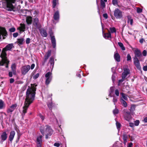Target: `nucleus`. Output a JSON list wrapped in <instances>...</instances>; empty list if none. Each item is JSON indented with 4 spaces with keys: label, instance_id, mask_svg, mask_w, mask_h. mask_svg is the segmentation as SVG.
<instances>
[{
    "label": "nucleus",
    "instance_id": "53",
    "mask_svg": "<svg viewBox=\"0 0 147 147\" xmlns=\"http://www.w3.org/2000/svg\"><path fill=\"white\" fill-rule=\"evenodd\" d=\"M129 126L131 127H134V123H129Z\"/></svg>",
    "mask_w": 147,
    "mask_h": 147
},
{
    "label": "nucleus",
    "instance_id": "9",
    "mask_svg": "<svg viewBox=\"0 0 147 147\" xmlns=\"http://www.w3.org/2000/svg\"><path fill=\"white\" fill-rule=\"evenodd\" d=\"M30 66L29 65L22 66L21 69V73L22 75H25L30 70Z\"/></svg>",
    "mask_w": 147,
    "mask_h": 147
},
{
    "label": "nucleus",
    "instance_id": "10",
    "mask_svg": "<svg viewBox=\"0 0 147 147\" xmlns=\"http://www.w3.org/2000/svg\"><path fill=\"white\" fill-rule=\"evenodd\" d=\"M7 34V32L4 28L0 27V40L1 39V36L3 37V39L5 38Z\"/></svg>",
    "mask_w": 147,
    "mask_h": 147
},
{
    "label": "nucleus",
    "instance_id": "20",
    "mask_svg": "<svg viewBox=\"0 0 147 147\" xmlns=\"http://www.w3.org/2000/svg\"><path fill=\"white\" fill-rule=\"evenodd\" d=\"M7 138V134L6 132H3L1 134V138L2 141L5 140Z\"/></svg>",
    "mask_w": 147,
    "mask_h": 147
},
{
    "label": "nucleus",
    "instance_id": "31",
    "mask_svg": "<svg viewBox=\"0 0 147 147\" xmlns=\"http://www.w3.org/2000/svg\"><path fill=\"white\" fill-rule=\"evenodd\" d=\"M16 66V65L15 63L11 65V69L13 73H15Z\"/></svg>",
    "mask_w": 147,
    "mask_h": 147
},
{
    "label": "nucleus",
    "instance_id": "45",
    "mask_svg": "<svg viewBox=\"0 0 147 147\" xmlns=\"http://www.w3.org/2000/svg\"><path fill=\"white\" fill-rule=\"evenodd\" d=\"M142 54L144 56H146L147 55V51L146 50H144L142 53Z\"/></svg>",
    "mask_w": 147,
    "mask_h": 147
},
{
    "label": "nucleus",
    "instance_id": "29",
    "mask_svg": "<svg viewBox=\"0 0 147 147\" xmlns=\"http://www.w3.org/2000/svg\"><path fill=\"white\" fill-rule=\"evenodd\" d=\"M53 3V7L55 8L56 5L59 4L58 0H53L52 1Z\"/></svg>",
    "mask_w": 147,
    "mask_h": 147
},
{
    "label": "nucleus",
    "instance_id": "58",
    "mask_svg": "<svg viewBox=\"0 0 147 147\" xmlns=\"http://www.w3.org/2000/svg\"><path fill=\"white\" fill-rule=\"evenodd\" d=\"M143 70L144 71H147V65L144 66L143 67Z\"/></svg>",
    "mask_w": 147,
    "mask_h": 147
},
{
    "label": "nucleus",
    "instance_id": "17",
    "mask_svg": "<svg viewBox=\"0 0 147 147\" xmlns=\"http://www.w3.org/2000/svg\"><path fill=\"white\" fill-rule=\"evenodd\" d=\"M134 53L135 54L134 58L140 57L142 55V53L140 50L137 49L135 50Z\"/></svg>",
    "mask_w": 147,
    "mask_h": 147
},
{
    "label": "nucleus",
    "instance_id": "35",
    "mask_svg": "<svg viewBox=\"0 0 147 147\" xmlns=\"http://www.w3.org/2000/svg\"><path fill=\"white\" fill-rule=\"evenodd\" d=\"M121 95L122 98L125 100H127V96L125 94L123 93H121Z\"/></svg>",
    "mask_w": 147,
    "mask_h": 147
},
{
    "label": "nucleus",
    "instance_id": "21",
    "mask_svg": "<svg viewBox=\"0 0 147 147\" xmlns=\"http://www.w3.org/2000/svg\"><path fill=\"white\" fill-rule=\"evenodd\" d=\"M25 26L24 24H20V26L18 27L17 29L19 30L21 32H24L25 31Z\"/></svg>",
    "mask_w": 147,
    "mask_h": 147
},
{
    "label": "nucleus",
    "instance_id": "59",
    "mask_svg": "<svg viewBox=\"0 0 147 147\" xmlns=\"http://www.w3.org/2000/svg\"><path fill=\"white\" fill-rule=\"evenodd\" d=\"M35 65L33 63L31 65V67H30V68L31 69H33Z\"/></svg>",
    "mask_w": 147,
    "mask_h": 147
},
{
    "label": "nucleus",
    "instance_id": "44",
    "mask_svg": "<svg viewBox=\"0 0 147 147\" xmlns=\"http://www.w3.org/2000/svg\"><path fill=\"white\" fill-rule=\"evenodd\" d=\"M137 11L138 13H141L142 11V9L139 7H138L137 8Z\"/></svg>",
    "mask_w": 147,
    "mask_h": 147
},
{
    "label": "nucleus",
    "instance_id": "43",
    "mask_svg": "<svg viewBox=\"0 0 147 147\" xmlns=\"http://www.w3.org/2000/svg\"><path fill=\"white\" fill-rule=\"evenodd\" d=\"M112 3L115 5L117 4V0H113Z\"/></svg>",
    "mask_w": 147,
    "mask_h": 147
},
{
    "label": "nucleus",
    "instance_id": "49",
    "mask_svg": "<svg viewBox=\"0 0 147 147\" xmlns=\"http://www.w3.org/2000/svg\"><path fill=\"white\" fill-rule=\"evenodd\" d=\"M115 93L117 96H119V92L118 90L116 89L115 90Z\"/></svg>",
    "mask_w": 147,
    "mask_h": 147
},
{
    "label": "nucleus",
    "instance_id": "26",
    "mask_svg": "<svg viewBox=\"0 0 147 147\" xmlns=\"http://www.w3.org/2000/svg\"><path fill=\"white\" fill-rule=\"evenodd\" d=\"M127 22L129 23L131 25H132L133 23V20L131 16H127Z\"/></svg>",
    "mask_w": 147,
    "mask_h": 147
},
{
    "label": "nucleus",
    "instance_id": "27",
    "mask_svg": "<svg viewBox=\"0 0 147 147\" xmlns=\"http://www.w3.org/2000/svg\"><path fill=\"white\" fill-rule=\"evenodd\" d=\"M17 42L19 45H22L24 42V39L22 38L18 39Z\"/></svg>",
    "mask_w": 147,
    "mask_h": 147
},
{
    "label": "nucleus",
    "instance_id": "55",
    "mask_svg": "<svg viewBox=\"0 0 147 147\" xmlns=\"http://www.w3.org/2000/svg\"><path fill=\"white\" fill-rule=\"evenodd\" d=\"M144 41H145V40L143 38H142L140 39L139 40L140 43L141 44L143 43V42Z\"/></svg>",
    "mask_w": 147,
    "mask_h": 147
},
{
    "label": "nucleus",
    "instance_id": "8",
    "mask_svg": "<svg viewBox=\"0 0 147 147\" xmlns=\"http://www.w3.org/2000/svg\"><path fill=\"white\" fill-rule=\"evenodd\" d=\"M115 17L117 19H120L122 17V12L119 9L117 8L115 9L114 13Z\"/></svg>",
    "mask_w": 147,
    "mask_h": 147
},
{
    "label": "nucleus",
    "instance_id": "11",
    "mask_svg": "<svg viewBox=\"0 0 147 147\" xmlns=\"http://www.w3.org/2000/svg\"><path fill=\"white\" fill-rule=\"evenodd\" d=\"M33 24L35 27L38 29H40L41 27V25L39 22V20L36 17L34 18Z\"/></svg>",
    "mask_w": 147,
    "mask_h": 147
},
{
    "label": "nucleus",
    "instance_id": "34",
    "mask_svg": "<svg viewBox=\"0 0 147 147\" xmlns=\"http://www.w3.org/2000/svg\"><path fill=\"white\" fill-rule=\"evenodd\" d=\"M110 33H115V34H116V30L115 28L114 27H111L110 28Z\"/></svg>",
    "mask_w": 147,
    "mask_h": 147
},
{
    "label": "nucleus",
    "instance_id": "6",
    "mask_svg": "<svg viewBox=\"0 0 147 147\" xmlns=\"http://www.w3.org/2000/svg\"><path fill=\"white\" fill-rule=\"evenodd\" d=\"M124 71L122 75V79L121 80H119V81L118 85H120V82H123L126 76L129 74V69L127 68H124Z\"/></svg>",
    "mask_w": 147,
    "mask_h": 147
},
{
    "label": "nucleus",
    "instance_id": "14",
    "mask_svg": "<svg viewBox=\"0 0 147 147\" xmlns=\"http://www.w3.org/2000/svg\"><path fill=\"white\" fill-rule=\"evenodd\" d=\"M124 117L125 119L128 121H129L131 118L130 115V113L128 111H125L124 113Z\"/></svg>",
    "mask_w": 147,
    "mask_h": 147
},
{
    "label": "nucleus",
    "instance_id": "1",
    "mask_svg": "<svg viewBox=\"0 0 147 147\" xmlns=\"http://www.w3.org/2000/svg\"><path fill=\"white\" fill-rule=\"evenodd\" d=\"M37 85L31 84L30 87H29L27 90L25 100L24 106L23 107V112L25 114L27 112V109L30 105L32 103L34 100L36 90V86Z\"/></svg>",
    "mask_w": 147,
    "mask_h": 147
},
{
    "label": "nucleus",
    "instance_id": "19",
    "mask_svg": "<svg viewBox=\"0 0 147 147\" xmlns=\"http://www.w3.org/2000/svg\"><path fill=\"white\" fill-rule=\"evenodd\" d=\"M15 134V132L14 131H11L10 133V135L9 137V140L11 141L12 142L13 140V139L14 136Z\"/></svg>",
    "mask_w": 147,
    "mask_h": 147
},
{
    "label": "nucleus",
    "instance_id": "40",
    "mask_svg": "<svg viewBox=\"0 0 147 147\" xmlns=\"http://www.w3.org/2000/svg\"><path fill=\"white\" fill-rule=\"evenodd\" d=\"M119 110L116 108L113 111V113L114 115L117 114L119 113Z\"/></svg>",
    "mask_w": 147,
    "mask_h": 147
},
{
    "label": "nucleus",
    "instance_id": "57",
    "mask_svg": "<svg viewBox=\"0 0 147 147\" xmlns=\"http://www.w3.org/2000/svg\"><path fill=\"white\" fill-rule=\"evenodd\" d=\"M115 76L114 75V74H113L112 75V81L113 82H114V81L115 80Z\"/></svg>",
    "mask_w": 147,
    "mask_h": 147
},
{
    "label": "nucleus",
    "instance_id": "60",
    "mask_svg": "<svg viewBox=\"0 0 147 147\" xmlns=\"http://www.w3.org/2000/svg\"><path fill=\"white\" fill-rule=\"evenodd\" d=\"M133 143L132 142H130L128 144V145L127 147H132Z\"/></svg>",
    "mask_w": 147,
    "mask_h": 147
},
{
    "label": "nucleus",
    "instance_id": "23",
    "mask_svg": "<svg viewBox=\"0 0 147 147\" xmlns=\"http://www.w3.org/2000/svg\"><path fill=\"white\" fill-rule=\"evenodd\" d=\"M40 33L41 35L43 37H47V33L46 30L43 29H40Z\"/></svg>",
    "mask_w": 147,
    "mask_h": 147
},
{
    "label": "nucleus",
    "instance_id": "50",
    "mask_svg": "<svg viewBox=\"0 0 147 147\" xmlns=\"http://www.w3.org/2000/svg\"><path fill=\"white\" fill-rule=\"evenodd\" d=\"M117 99L116 98L114 97L113 99V102L114 103V105H115L116 102H117Z\"/></svg>",
    "mask_w": 147,
    "mask_h": 147
},
{
    "label": "nucleus",
    "instance_id": "7",
    "mask_svg": "<svg viewBox=\"0 0 147 147\" xmlns=\"http://www.w3.org/2000/svg\"><path fill=\"white\" fill-rule=\"evenodd\" d=\"M60 15L59 11L57 10L55 11L53 15V24H55L58 22L59 20Z\"/></svg>",
    "mask_w": 147,
    "mask_h": 147
},
{
    "label": "nucleus",
    "instance_id": "52",
    "mask_svg": "<svg viewBox=\"0 0 147 147\" xmlns=\"http://www.w3.org/2000/svg\"><path fill=\"white\" fill-rule=\"evenodd\" d=\"M48 107L50 108L51 109L52 108V103L51 102L50 103H48Z\"/></svg>",
    "mask_w": 147,
    "mask_h": 147
},
{
    "label": "nucleus",
    "instance_id": "39",
    "mask_svg": "<svg viewBox=\"0 0 147 147\" xmlns=\"http://www.w3.org/2000/svg\"><path fill=\"white\" fill-rule=\"evenodd\" d=\"M116 125L117 126V127L118 131H119L120 129V128L121 126V124L117 121H116Z\"/></svg>",
    "mask_w": 147,
    "mask_h": 147
},
{
    "label": "nucleus",
    "instance_id": "38",
    "mask_svg": "<svg viewBox=\"0 0 147 147\" xmlns=\"http://www.w3.org/2000/svg\"><path fill=\"white\" fill-rule=\"evenodd\" d=\"M121 102L122 104V105L125 107L127 106V104L126 102L122 98L121 99Z\"/></svg>",
    "mask_w": 147,
    "mask_h": 147
},
{
    "label": "nucleus",
    "instance_id": "47",
    "mask_svg": "<svg viewBox=\"0 0 147 147\" xmlns=\"http://www.w3.org/2000/svg\"><path fill=\"white\" fill-rule=\"evenodd\" d=\"M51 50H49L47 52L46 54L47 56L49 57L51 55Z\"/></svg>",
    "mask_w": 147,
    "mask_h": 147
},
{
    "label": "nucleus",
    "instance_id": "61",
    "mask_svg": "<svg viewBox=\"0 0 147 147\" xmlns=\"http://www.w3.org/2000/svg\"><path fill=\"white\" fill-rule=\"evenodd\" d=\"M103 17L106 19H107L108 18V16L107 13H105L103 15Z\"/></svg>",
    "mask_w": 147,
    "mask_h": 147
},
{
    "label": "nucleus",
    "instance_id": "30",
    "mask_svg": "<svg viewBox=\"0 0 147 147\" xmlns=\"http://www.w3.org/2000/svg\"><path fill=\"white\" fill-rule=\"evenodd\" d=\"M5 105L4 102L0 99V109H2L5 107Z\"/></svg>",
    "mask_w": 147,
    "mask_h": 147
},
{
    "label": "nucleus",
    "instance_id": "16",
    "mask_svg": "<svg viewBox=\"0 0 147 147\" xmlns=\"http://www.w3.org/2000/svg\"><path fill=\"white\" fill-rule=\"evenodd\" d=\"M17 104H14L12 105L7 110V112L8 113H11L17 107Z\"/></svg>",
    "mask_w": 147,
    "mask_h": 147
},
{
    "label": "nucleus",
    "instance_id": "63",
    "mask_svg": "<svg viewBox=\"0 0 147 147\" xmlns=\"http://www.w3.org/2000/svg\"><path fill=\"white\" fill-rule=\"evenodd\" d=\"M9 76L10 77H12V72L10 71L9 72Z\"/></svg>",
    "mask_w": 147,
    "mask_h": 147
},
{
    "label": "nucleus",
    "instance_id": "51",
    "mask_svg": "<svg viewBox=\"0 0 147 147\" xmlns=\"http://www.w3.org/2000/svg\"><path fill=\"white\" fill-rule=\"evenodd\" d=\"M54 145L57 147H59L60 146V144L58 143H55L54 144Z\"/></svg>",
    "mask_w": 147,
    "mask_h": 147
},
{
    "label": "nucleus",
    "instance_id": "46",
    "mask_svg": "<svg viewBox=\"0 0 147 147\" xmlns=\"http://www.w3.org/2000/svg\"><path fill=\"white\" fill-rule=\"evenodd\" d=\"M16 29L15 28L13 27L9 29V31L11 32H13L15 31Z\"/></svg>",
    "mask_w": 147,
    "mask_h": 147
},
{
    "label": "nucleus",
    "instance_id": "18",
    "mask_svg": "<svg viewBox=\"0 0 147 147\" xmlns=\"http://www.w3.org/2000/svg\"><path fill=\"white\" fill-rule=\"evenodd\" d=\"M108 33H104L103 31H102L103 36L105 39H108L109 38H111V34L110 31L108 30Z\"/></svg>",
    "mask_w": 147,
    "mask_h": 147
},
{
    "label": "nucleus",
    "instance_id": "3",
    "mask_svg": "<svg viewBox=\"0 0 147 147\" xmlns=\"http://www.w3.org/2000/svg\"><path fill=\"white\" fill-rule=\"evenodd\" d=\"M2 5L3 7L8 11H15L16 0H2Z\"/></svg>",
    "mask_w": 147,
    "mask_h": 147
},
{
    "label": "nucleus",
    "instance_id": "12",
    "mask_svg": "<svg viewBox=\"0 0 147 147\" xmlns=\"http://www.w3.org/2000/svg\"><path fill=\"white\" fill-rule=\"evenodd\" d=\"M134 63L138 69L139 70L141 69V67L140 62L137 58H134Z\"/></svg>",
    "mask_w": 147,
    "mask_h": 147
},
{
    "label": "nucleus",
    "instance_id": "15",
    "mask_svg": "<svg viewBox=\"0 0 147 147\" xmlns=\"http://www.w3.org/2000/svg\"><path fill=\"white\" fill-rule=\"evenodd\" d=\"M50 36L51 37V41L53 47L55 48L56 46V42L55 36L53 35L52 33L50 34Z\"/></svg>",
    "mask_w": 147,
    "mask_h": 147
},
{
    "label": "nucleus",
    "instance_id": "62",
    "mask_svg": "<svg viewBox=\"0 0 147 147\" xmlns=\"http://www.w3.org/2000/svg\"><path fill=\"white\" fill-rule=\"evenodd\" d=\"M14 82V80L13 79L11 78L10 79V83H12Z\"/></svg>",
    "mask_w": 147,
    "mask_h": 147
},
{
    "label": "nucleus",
    "instance_id": "33",
    "mask_svg": "<svg viewBox=\"0 0 147 147\" xmlns=\"http://www.w3.org/2000/svg\"><path fill=\"white\" fill-rule=\"evenodd\" d=\"M123 139L124 143L125 144L127 142V136L126 134H124L123 136Z\"/></svg>",
    "mask_w": 147,
    "mask_h": 147
},
{
    "label": "nucleus",
    "instance_id": "56",
    "mask_svg": "<svg viewBox=\"0 0 147 147\" xmlns=\"http://www.w3.org/2000/svg\"><path fill=\"white\" fill-rule=\"evenodd\" d=\"M30 39L29 38H27L26 40V44H28L30 43Z\"/></svg>",
    "mask_w": 147,
    "mask_h": 147
},
{
    "label": "nucleus",
    "instance_id": "25",
    "mask_svg": "<svg viewBox=\"0 0 147 147\" xmlns=\"http://www.w3.org/2000/svg\"><path fill=\"white\" fill-rule=\"evenodd\" d=\"M26 22L28 24H31L32 22V18L30 16H28L26 18Z\"/></svg>",
    "mask_w": 147,
    "mask_h": 147
},
{
    "label": "nucleus",
    "instance_id": "54",
    "mask_svg": "<svg viewBox=\"0 0 147 147\" xmlns=\"http://www.w3.org/2000/svg\"><path fill=\"white\" fill-rule=\"evenodd\" d=\"M18 35V33L17 32L14 33L13 34V37L16 38V37Z\"/></svg>",
    "mask_w": 147,
    "mask_h": 147
},
{
    "label": "nucleus",
    "instance_id": "41",
    "mask_svg": "<svg viewBox=\"0 0 147 147\" xmlns=\"http://www.w3.org/2000/svg\"><path fill=\"white\" fill-rule=\"evenodd\" d=\"M131 58L129 54H128L127 56V61H130L131 60Z\"/></svg>",
    "mask_w": 147,
    "mask_h": 147
},
{
    "label": "nucleus",
    "instance_id": "2",
    "mask_svg": "<svg viewBox=\"0 0 147 147\" xmlns=\"http://www.w3.org/2000/svg\"><path fill=\"white\" fill-rule=\"evenodd\" d=\"M13 46V44H9L3 49L0 56L2 58V60L0 61V66L5 65L6 67L7 68L8 67V64L9 61L7 59L6 57V53L5 51L10 50Z\"/></svg>",
    "mask_w": 147,
    "mask_h": 147
},
{
    "label": "nucleus",
    "instance_id": "48",
    "mask_svg": "<svg viewBox=\"0 0 147 147\" xmlns=\"http://www.w3.org/2000/svg\"><path fill=\"white\" fill-rule=\"evenodd\" d=\"M39 117L41 119L42 121H43L44 119V117L41 114H39L38 115Z\"/></svg>",
    "mask_w": 147,
    "mask_h": 147
},
{
    "label": "nucleus",
    "instance_id": "37",
    "mask_svg": "<svg viewBox=\"0 0 147 147\" xmlns=\"http://www.w3.org/2000/svg\"><path fill=\"white\" fill-rule=\"evenodd\" d=\"M40 74L39 73H38L35 74H33L32 75V77L34 79H36L39 76Z\"/></svg>",
    "mask_w": 147,
    "mask_h": 147
},
{
    "label": "nucleus",
    "instance_id": "24",
    "mask_svg": "<svg viewBox=\"0 0 147 147\" xmlns=\"http://www.w3.org/2000/svg\"><path fill=\"white\" fill-rule=\"evenodd\" d=\"M114 87L112 86L110 87L109 91V95L110 97H113L114 95Z\"/></svg>",
    "mask_w": 147,
    "mask_h": 147
},
{
    "label": "nucleus",
    "instance_id": "64",
    "mask_svg": "<svg viewBox=\"0 0 147 147\" xmlns=\"http://www.w3.org/2000/svg\"><path fill=\"white\" fill-rule=\"evenodd\" d=\"M49 57H48V56H47L46 55L45 56V59L46 61L49 58Z\"/></svg>",
    "mask_w": 147,
    "mask_h": 147
},
{
    "label": "nucleus",
    "instance_id": "42",
    "mask_svg": "<svg viewBox=\"0 0 147 147\" xmlns=\"http://www.w3.org/2000/svg\"><path fill=\"white\" fill-rule=\"evenodd\" d=\"M140 123V121L139 120H136L134 121V125L135 126H138Z\"/></svg>",
    "mask_w": 147,
    "mask_h": 147
},
{
    "label": "nucleus",
    "instance_id": "36",
    "mask_svg": "<svg viewBox=\"0 0 147 147\" xmlns=\"http://www.w3.org/2000/svg\"><path fill=\"white\" fill-rule=\"evenodd\" d=\"M49 62L51 65V66L53 67L54 64V58L53 57H51L50 59Z\"/></svg>",
    "mask_w": 147,
    "mask_h": 147
},
{
    "label": "nucleus",
    "instance_id": "22",
    "mask_svg": "<svg viewBox=\"0 0 147 147\" xmlns=\"http://www.w3.org/2000/svg\"><path fill=\"white\" fill-rule=\"evenodd\" d=\"M114 58L115 60L117 62H119L120 61V56L117 52H115L114 54Z\"/></svg>",
    "mask_w": 147,
    "mask_h": 147
},
{
    "label": "nucleus",
    "instance_id": "4",
    "mask_svg": "<svg viewBox=\"0 0 147 147\" xmlns=\"http://www.w3.org/2000/svg\"><path fill=\"white\" fill-rule=\"evenodd\" d=\"M40 130L42 134L44 135H46V138H48V136H51L53 134V131L50 126L46 125L45 126H42L40 128Z\"/></svg>",
    "mask_w": 147,
    "mask_h": 147
},
{
    "label": "nucleus",
    "instance_id": "32",
    "mask_svg": "<svg viewBox=\"0 0 147 147\" xmlns=\"http://www.w3.org/2000/svg\"><path fill=\"white\" fill-rule=\"evenodd\" d=\"M118 45L122 50L124 51L125 50V48L122 43L119 42H118Z\"/></svg>",
    "mask_w": 147,
    "mask_h": 147
},
{
    "label": "nucleus",
    "instance_id": "28",
    "mask_svg": "<svg viewBox=\"0 0 147 147\" xmlns=\"http://www.w3.org/2000/svg\"><path fill=\"white\" fill-rule=\"evenodd\" d=\"M107 0H100V5L102 9L105 8V2H106Z\"/></svg>",
    "mask_w": 147,
    "mask_h": 147
},
{
    "label": "nucleus",
    "instance_id": "13",
    "mask_svg": "<svg viewBox=\"0 0 147 147\" xmlns=\"http://www.w3.org/2000/svg\"><path fill=\"white\" fill-rule=\"evenodd\" d=\"M42 136L41 135L37 137L36 140V143L37 147H41V144L42 142Z\"/></svg>",
    "mask_w": 147,
    "mask_h": 147
},
{
    "label": "nucleus",
    "instance_id": "5",
    "mask_svg": "<svg viewBox=\"0 0 147 147\" xmlns=\"http://www.w3.org/2000/svg\"><path fill=\"white\" fill-rule=\"evenodd\" d=\"M52 78V74L51 72L49 71L46 73L45 75V84L48 85L51 81Z\"/></svg>",
    "mask_w": 147,
    "mask_h": 147
}]
</instances>
